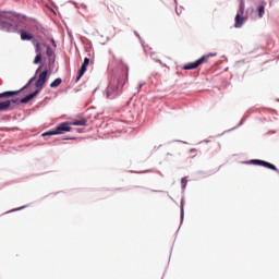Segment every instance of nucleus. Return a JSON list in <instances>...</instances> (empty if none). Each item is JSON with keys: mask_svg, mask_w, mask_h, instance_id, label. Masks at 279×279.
Segmentation results:
<instances>
[{"mask_svg": "<svg viewBox=\"0 0 279 279\" xmlns=\"http://www.w3.org/2000/svg\"><path fill=\"white\" fill-rule=\"evenodd\" d=\"M34 80H36V76H33L28 83L20 90H14V92H3L0 94V99L3 97H14V95H19V93H23V90H25V88H28L29 85L32 84V82H34ZM39 90H35L34 93L27 95L26 97L19 99V98H13L11 100H5L0 102V112H3L5 110H8V108H10V106H12V104H29L31 100L34 99V97H36V95H38Z\"/></svg>", "mask_w": 279, "mask_h": 279, "instance_id": "nucleus-1", "label": "nucleus"}, {"mask_svg": "<svg viewBox=\"0 0 279 279\" xmlns=\"http://www.w3.org/2000/svg\"><path fill=\"white\" fill-rule=\"evenodd\" d=\"M128 70L124 74H122L117 83L114 81H111L109 86L107 87V99H114L117 95H119V92L123 86H125V83L128 82Z\"/></svg>", "mask_w": 279, "mask_h": 279, "instance_id": "nucleus-2", "label": "nucleus"}, {"mask_svg": "<svg viewBox=\"0 0 279 279\" xmlns=\"http://www.w3.org/2000/svg\"><path fill=\"white\" fill-rule=\"evenodd\" d=\"M217 53L210 52L209 54L203 56L201 59L196 60L195 62L186 63L183 69L184 71H193V69H197V66H202L204 63L210 62V58H215Z\"/></svg>", "mask_w": 279, "mask_h": 279, "instance_id": "nucleus-3", "label": "nucleus"}, {"mask_svg": "<svg viewBox=\"0 0 279 279\" xmlns=\"http://www.w3.org/2000/svg\"><path fill=\"white\" fill-rule=\"evenodd\" d=\"M247 21V17L245 16V0H240V7L235 15V28L243 27V24Z\"/></svg>", "mask_w": 279, "mask_h": 279, "instance_id": "nucleus-4", "label": "nucleus"}, {"mask_svg": "<svg viewBox=\"0 0 279 279\" xmlns=\"http://www.w3.org/2000/svg\"><path fill=\"white\" fill-rule=\"evenodd\" d=\"M66 132H71V123L63 122L59 124L54 130L43 133L41 136H56L58 134H66Z\"/></svg>", "mask_w": 279, "mask_h": 279, "instance_id": "nucleus-5", "label": "nucleus"}, {"mask_svg": "<svg viewBox=\"0 0 279 279\" xmlns=\"http://www.w3.org/2000/svg\"><path fill=\"white\" fill-rule=\"evenodd\" d=\"M14 27V20L5 14H0V29L12 32Z\"/></svg>", "mask_w": 279, "mask_h": 279, "instance_id": "nucleus-6", "label": "nucleus"}, {"mask_svg": "<svg viewBox=\"0 0 279 279\" xmlns=\"http://www.w3.org/2000/svg\"><path fill=\"white\" fill-rule=\"evenodd\" d=\"M250 165H256L258 167H265L266 169H270L271 171H278V168H276L275 165L260 159H252L250 161Z\"/></svg>", "mask_w": 279, "mask_h": 279, "instance_id": "nucleus-7", "label": "nucleus"}, {"mask_svg": "<svg viewBox=\"0 0 279 279\" xmlns=\"http://www.w3.org/2000/svg\"><path fill=\"white\" fill-rule=\"evenodd\" d=\"M49 75V71L45 70L44 72H41L39 74V77L35 84L36 88H39V90H41V88H44L45 84H47V77Z\"/></svg>", "mask_w": 279, "mask_h": 279, "instance_id": "nucleus-8", "label": "nucleus"}, {"mask_svg": "<svg viewBox=\"0 0 279 279\" xmlns=\"http://www.w3.org/2000/svg\"><path fill=\"white\" fill-rule=\"evenodd\" d=\"M90 64V59L89 58H85L84 62L82 63V66L78 71V76L76 78V82H80V80H82V76L84 75V73H86L87 71V66Z\"/></svg>", "mask_w": 279, "mask_h": 279, "instance_id": "nucleus-9", "label": "nucleus"}, {"mask_svg": "<svg viewBox=\"0 0 279 279\" xmlns=\"http://www.w3.org/2000/svg\"><path fill=\"white\" fill-rule=\"evenodd\" d=\"M36 53L39 54V56H43V52L45 51V49H47V44H40V43H37L36 44Z\"/></svg>", "mask_w": 279, "mask_h": 279, "instance_id": "nucleus-10", "label": "nucleus"}, {"mask_svg": "<svg viewBox=\"0 0 279 279\" xmlns=\"http://www.w3.org/2000/svg\"><path fill=\"white\" fill-rule=\"evenodd\" d=\"M33 38H34V35H32L25 31L21 32V40H33Z\"/></svg>", "mask_w": 279, "mask_h": 279, "instance_id": "nucleus-11", "label": "nucleus"}, {"mask_svg": "<svg viewBox=\"0 0 279 279\" xmlns=\"http://www.w3.org/2000/svg\"><path fill=\"white\" fill-rule=\"evenodd\" d=\"M256 11L258 14V19H263V16H265V4L258 5Z\"/></svg>", "mask_w": 279, "mask_h": 279, "instance_id": "nucleus-12", "label": "nucleus"}, {"mask_svg": "<svg viewBox=\"0 0 279 279\" xmlns=\"http://www.w3.org/2000/svg\"><path fill=\"white\" fill-rule=\"evenodd\" d=\"M70 125L84 126V125H86V120L85 119L76 120V121L70 123Z\"/></svg>", "mask_w": 279, "mask_h": 279, "instance_id": "nucleus-13", "label": "nucleus"}, {"mask_svg": "<svg viewBox=\"0 0 279 279\" xmlns=\"http://www.w3.org/2000/svg\"><path fill=\"white\" fill-rule=\"evenodd\" d=\"M60 84H62V78H56V80L50 84V88H58V86H60Z\"/></svg>", "mask_w": 279, "mask_h": 279, "instance_id": "nucleus-14", "label": "nucleus"}, {"mask_svg": "<svg viewBox=\"0 0 279 279\" xmlns=\"http://www.w3.org/2000/svg\"><path fill=\"white\" fill-rule=\"evenodd\" d=\"M46 53L48 58L53 57V49H51V47L46 45Z\"/></svg>", "mask_w": 279, "mask_h": 279, "instance_id": "nucleus-15", "label": "nucleus"}, {"mask_svg": "<svg viewBox=\"0 0 279 279\" xmlns=\"http://www.w3.org/2000/svg\"><path fill=\"white\" fill-rule=\"evenodd\" d=\"M43 60V54H37L34 59V64H38Z\"/></svg>", "mask_w": 279, "mask_h": 279, "instance_id": "nucleus-16", "label": "nucleus"}, {"mask_svg": "<svg viewBox=\"0 0 279 279\" xmlns=\"http://www.w3.org/2000/svg\"><path fill=\"white\" fill-rule=\"evenodd\" d=\"M150 58H153V60H156L158 62V56L155 52L150 53Z\"/></svg>", "mask_w": 279, "mask_h": 279, "instance_id": "nucleus-17", "label": "nucleus"}, {"mask_svg": "<svg viewBox=\"0 0 279 279\" xmlns=\"http://www.w3.org/2000/svg\"><path fill=\"white\" fill-rule=\"evenodd\" d=\"M51 43H52V47H57L54 39H51Z\"/></svg>", "mask_w": 279, "mask_h": 279, "instance_id": "nucleus-18", "label": "nucleus"}, {"mask_svg": "<svg viewBox=\"0 0 279 279\" xmlns=\"http://www.w3.org/2000/svg\"><path fill=\"white\" fill-rule=\"evenodd\" d=\"M40 71V68L37 69L36 73H38Z\"/></svg>", "mask_w": 279, "mask_h": 279, "instance_id": "nucleus-19", "label": "nucleus"}]
</instances>
